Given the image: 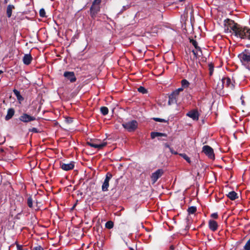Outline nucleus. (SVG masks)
Here are the masks:
<instances>
[{
	"label": "nucleus",
	"mask_w": 250,
	"mask_h": 250,
	"mask_svg": "<svg viewBox=\"0 0 250 250\" xmlns=\"http://www.w3.org/2000/svg\"><path fill=\"white\" fill-rule=\"evenodd\" d=\"M225 25H228L230 32L237 38L241 39L250 40V28L242 26L229 19L225 20Z\"/></svg>",
	"instance_id": "1"
},
{
	"label": "nucleus",
	"mask_w": 250,
	"mask_h": 250,
	"mask_svg": "<svg viewBox=\"0 0 250 250\" xmlns=\"http://www.w3.org/2000/svg\"><path fill=\"white\" fill-rule=\"evenodd\" d=\"M238 57L242 64L250 70V53L243 52L238 55Z\"/></svg>",
	"instance_id": "2"
},
{
	"label": "nucleus",
	"mask_w": 250,
	"mask_h": 250,
	"mask_svg": "<svg viewBox=\"0 0 250 250\" xmlns=\"http://www.w3.org/2000/svg\"><path fill=\"white\" fill-rule=\"evenodd\" d=\"M87 144L90 146L95 148L102 149L107 145V142L104 141L101 142L99 140H94L87 142Z\"/></svg>",
	"instance_id": "3"
},
{
	"label": "nucleus",
	"mask_w": 250,
	"mask_h": 250,
	"mask_svg": "<svg viewBox=\"0 0 250 250\" xmlns=\"http://www.w3.org/2000/svg\"><path fill=\"white\" fill-rule=\"evenodd\" d=\"M124 128L129 132L135 131L138 127V123L136 120H132L131 121L124 123L122 124Z\"/></svg>",
	"instance_id": "4"
},
{
	"label": "nucleus",
	"mask_w": 250,
	"mask_h": 250,
	"mask_svg": "<svg viewBox=\"0 0 250 250\" xmlns=\"http://www.w3.org/2000/svg\"><path fill=\"white\" fill-rule=\"evenodd\" d=\"M202 151L211 159L215 158L213 149L209 146H204L202 148Z\"/></svg>",
	"instance_id": "5"
},
{
	"label": "nucleus",
	"mask_w": 250,
	"mask_h": 250,
	"mask_svg": "<svg viewBox=\"0 0 250 250\" xmlns=\"http://www.w3.org/2000/svg\"><path fill=\"white\" fill-rule=\"evenodd\" d=\"M112 177V175L111 173L109 172L107 173L105 178L102 186V189L103 191H106L108 190V188L109 187V182Z\"/></svg>",
	"instance_id": "6"
},
{
	"label": "nucleus",
	"mask_w": 250,
	"mask_h": 250,
	"mask_svg": "<svg viewBox=\"0 0 250 250\" xmlns=\"http://www.w3.org/2000/svg\"><path fill=\"white\" fill-rule=\"evenodd\" d=\"M163 173L164 171L162 169H158L155 172L152 173L151 178L153 183H155Z\"/></svg>",
	"instance_id": "7"
},
{
	"label": "nucleus",
	"mask_w": 250,
	"mask_h": 250,
	"mask_svg": "<svg viewBox=\"0 0 250 250\" xmlns=\"http://www.w3.org/2000/svg\"><path fill=\"white\" fill-rule=\"evenodd\" d=\"M19 120L23 123H28L35 120L36 118L26 113H23L20 117Z\"/></svg>",
	"instance_id": "8"
},
{
	"label": "nucleus",
	"mask_w": 250,
	"mask_h": 250,
	"mask_svg": "<svg viewBox=\"0 0 250 250\" xmlns=\"http://www.w3.org/2000/svg\"><path fill=\"white\" fill-rule=\"evenodd\" d=\"M223 81L224 82V85L227 87L233 89L234 88V82L228 77L223 78Z\"/></svg>",
	"instance_id": "9"
},
{
	"label": "nucleus",
	"mask_w": 250,
	"mask_h": 250,
	"mask_svg": "<svg viewBox=\"0 0 250 250\" xmlns=\"http://www.w3.org/2000/svg\"><path fill=\"white\" fill-rule=\"evenodd\" d=\"M186 115L193 120L197 121L199 119V114L197 110H192L188 112Z\"/></svg>",
	"instance_id": "10"
},
{
	"label": "nucleus",
	"mask_w": 250,
	"mask_h": 250,
	"mask_svg": "<svg viewBox=\"0 0 250 250\" xmlns=\"http://www.w3.org/2000/svg\"><path fill=\"white\" fill-rule=\"evenodd\" d=\"M63 76L69 80L71 83L75 82L76 81V78L73 72L65 71L63 74Z\"/></svg>",
	"instance_id": "11"
},
{
	"label": "nucleus",
	"mask_w": 250,
	"mask_h": 250,
	"mask_svg": "<svg viewBox=\"0 0 250 250\" xmlns=\"http://www.w3.org/2000/svg\"><path fill=\"white\" fill-rule=\"evenodd\" d=\"M60 166L63 170L68 171L72 169L74 167V163L71 162L68 164L61 163Z\"/></svg>",
	"instance_id": "12"
},
{
	"label": "nucleus",
	"mask_w": 250,
	"mask_h": 250,
	"mask_svg": "<svg viewBox=\"0 0 250 250\" xmlns=\"http://www.w3.org/2000/svg\"><path fill=\"white\" fill-rule=\"evenodd\" d=\"M217 83L216 85H214L215 87L216 90L217 92H221V90L224 87V82L223 81V79H219L217 81V82L215 81V84Z\"/></svg>",
	"instance_id": "13"
},
{
	"label": "nucleus",
	"mask_w": 250,
	"mask_h": 250,
	"mask_svg": "<svg viewBox=\"0 0 250 250\" xmlns=\"http://www.w3.org/2000/svg\"><path fill=\"white\" fill-rule=\"evenodd\" d=\"M100 5H92L90 7V15L92 18H94L96 14L100 11Z\"/></svg>",
	"instance_id": "14"
},
{
	"label": "nucleus",
	"mask_w": 250,
	"mask_h": 250,
	"mask_svg": "<svg viewBox=\"0 0 250 250\" xmlns=\"http://www.w3.org/2000/svg\"><path fill=\"white\" fill-rule=\"evenodd\" d=\"M178 97V95H177V92L173 91L169 96L168 104H171L176 103L177 102V99Z\"/></svg>",
	"instance_id": "15"
},
{
	"label": "nucleus",
	"mask_w": 250,
	"mask_h": 250,
	"mask_svg": "<svg viewBox=\"0 0 250 250\" xmlns=\"http://www.w3.org/2000/svg\"><path fill=\"white\" fill-rule=\"evenodd\" d=\"M208 227L211 230L215 231L217 229L218 225L217 223L215 221L213 220H210L208 221Z\"/></svg>",
	"instance_id": "16"
},
{
	"label": "nucleus",
	"mask_w": 250,
	"mask_h": 250,
	"mask_svg": "<svg viewBox=\"0 0 250 250\" xmlns=\"http://www.w3.org/2000/svg\"><path fill=\"white\" fill-rule=\"evenodd\" d=\"M32 60V57L30 54H26L23 57V62L25 65H29L30 64Z\"/></svg>",
	"instance_id": "17"
},
{
	"label": "nucleus",
	"mask_w": 250,
	"mask_h": 250,
	"mask_svg": "<svg viewBox=\"0 0 250 250\" xmlns=\"http://www.w3.org/2000/svg\"><path fill=\"white\" fill-rule=\"evenodd\" d=\"M192 52L193 53V54L194 55V57L196 58L200 57L202 55V50L200 47L192 50Z\"/></svg>",
	"instance_id": "18"
},
{
	"label": "nucleus",
	"mask_w": 250,
	"mask_h": 250,
	"mask_svg": "<svg viewBox=\"0 0 250 250\" xmlns=\"http://www.w3.org/2000/svg\"><path fill=\"white\" fill-rule=\"evenodd\" d=\"M15 113V110L13 108L8 109L7 115L5 116V120L8 121L12 118Z\"/></svg>",
	"instance_id": "19"
},
{
	"label": "nucleus",
	"mask_w": 250,
	"mask_h": 250,
	"mask_svg": "<svg viewBox=\"0 0 250 250\" xmlns=\"http://www.w3.org/2000/svg\"><path fill=\"white\" fill-rule=\"evenodd\" d=\"M227 196L231 200H234L238 198L237 194L234 191L229 192Z\"/></svg>",
	"instance_id": "20"
},
{
	"label": "nucleus",
	"mask_w": 250,
	"mask_h": 250,
	"mask_svg": "<svg viewBox=\"0 0 250 250\" xmlns=\"http://www.w3.org/2000/svg\"><path fill=\"white\" fill-rule=\"evenodd\" d=\"M159 136H167V134L165 133H162L160 132H152L151 133V137L152 139H154L157 137Z\"/></svg>",
	"instance_id": "21"
},
{
	"label": "nucleus",
	"mask_w": 250,
	"mask_h": 250,
	"mask_svg": "<svg viewBox=\"0 0 250 250\" xmlns=\"http://www.w3.org/2000/svg\"><path fill=\"white\" fill-rule=\"evenodd\" d=\"M13 92L15 95L16 96L17 99L19 101H22L23 100V98L21 95L20 92L17 89H14Z\"/></svg>",
	"instance_id": "22"
},
{
	"label": "nucleus",
	"mask_w": 250,
	"mask_h": 250,
	"mask_svg": "<svg viewBox=\"0 0 250 250\" xmlns=\"http://www.w3.org/2000/svg\"><path fill=\"white\" fill-rule=\"evenodd\" d=\"M13 7V6L10 5L7 6L6 13L8 17L9 18L11 16Z\"/></svg>",
	"instance_id": "23"
},
{
	"label": "nucleus",
	"mask_w": 250,
	"mask_h": 250,
	"mask_svg": "<svg viewBox=\"0 0 250 250\" xmlns=\"http://www.w3.org/2000/svg\"><path fill=\"white\" fill-rule=\"evenodd\" d=\"M182 87L184 88H186L188 87L189 83L186 79H184L181 82Z\"/></svg>",
	"instance_id": "24"
},
{
	"label": "nucleus",
	"mask_w": 250,
	"mask_h": 250,
	"mask_svg": "<svg viewBox=\"0 0 250 250\" xmlns=\"http://www.w3.org/2000/svg\"><path fill=\"white\" fill-rule=\"evenodd\" d=\"M101 112L103 115H106L108 113V109L105 106H102L100 109Z\"/></svg>",
	"instance_id": "25"
},
{
	"label": "nucleus",
	"mask_w": 250,
	"mask_h": 250,
	"mask_svg": "<svg viewBox=\"0 0 250 250\" xmlns=\"http://www.w3.org/2000/svg\"><path fill=\"white\" fill-rule=\"evenodd\" d=\"M197 210V208L196 207L191 206L188 208V211L189 214H193Z\"/></svg>",
	"instance_id": "26"
},
{
	"label": "nucleus",
	"mask_w": 250,
	"mask_h": 250,
	"mask_svg": "<svg viewBox=\"0 0 250 250\" xmlns=\"http://www.w3.org/2000/svg\"><path fill=\"white\" fill-rule=\"evenodd\" d=\"M105 228L108 229H111L113 228L114 226V223L111 221H107L105 225Z\"/></svg>",
	"instance_id": "27"
},
{
	"label": "nucleus",
	"mask_w": 250,
	"mask_h": 250,
	"mask_svg": "<svg viewBox=\"0 0 250 250\" xmlns=\"http://www.w3.org/2000/svg\"><path fill=\"white\" fill-rule=\"evenodd\" d=\"M179 155H180L181 157H182L185 160L187 161V162L188 163H190V159L189 157H188L186 154L185 153H180L179 154Z\"/></svg>",
	"instance_id": "28"
},
{
	"label": "nucleus",
	"mask_w": 250,
	"mask_h": 250,
	"mask_svg": "<svg viewBox=\"0 0 250 250\" xmlns=\"http://www.w3.org/2000/svg\"><path fill=\"white\" fill-rule=\"evenodd\" d=\"M27 204L28 206L30 208H33V200H32V198H31V197H29L27 198Z\"/></svg>",
	"instance_id": "29"
},
{
	"label": "nucleus",
	"mask_w": 250,
	"mask_h": 250,
	"mask_svg": "<svg viewBox=\"0 0 250 250\" xmlns=\"http://www.w3.org/2000/svg\"><path fill=\"white\" fill-rule=\"evenodd\" d=\"M153 120L156 122H163V123H167L168 120H166L164 119L159 118H153Z\"/></svg>",
	"instance_id": "30"
},
{
	"label": "nucleus",
	"mask_w": 250,
	"mask_h": 250,
	"mask_svg": "<svg viewBox=\"0 0 250 250\" xmlns=\"http://www.w3.org/2000/svg\"><path fill=\"white\" fill-rule=\"evenodd\" d=\"M138 91L140 92V93H142L143 94H145L147 92V90L146 89L143 87V86H140L138 88Z\"/></svg>",
	"instance_id": "31"
},
{
	"label": "nucleus",
	"mask_w": 250,
	"mask_h": 250,
	"mask_svg": "<svg viewBox=\"0 0 250 250\" xmlns=\"http://www.w3.org/2000/svg\"><path fill=\"white\" fill-rule=\"evenodd\" d=\"M39 14L41 17L43 18L46 17L45 11L43 8H42L40 9Z\"/></svg>",
	"instance_id": "32"
},
{
	"label": "nucleus",
	"mask_w": 250,
	"mask_h": 250,
	"mask_svg": "<svg viewBox=\"0 0 250 250\" xmlns=\"http://www.w3.org/2000/svg\"><path fill=\"white\" fill-rule=\"evenodd\" d=\"M244 249L245 250H250V239L247 241L244 246Z\"/></svg>",
	"instance_id": "33"
},
{
	"label": "nucleus",
	"mask_w": 250,
	"mask_h": 250,
	"mask_svg": "<svg viewBox=\"0 0 250 250\" xmlns=\"http://www.w3.org/2000/svg\"><path fill=\"white\" fill-rule=\"evenodd\" d=\"M190 42L194 46L195 49L199 47L198 46V43L195 40H191Z\"/></svg>",
	"instance_id": "34"
},
{
	"label": "nucleus",
	"mask_w": 250,
	"mask_h": 250,
	"mask_svg": "<svg viewBox=\"0 0 250 250\" xmlns=\"http://www.w3.org/2000/svg\"><path fill=\"white\" fill-rule=\"evenodd\" d=\"M101 2V0H94L92 3V5H100V4Z\"/></svg>",
	"instance_id": "35"
},
{
	"label": "nucleus",
	"mask_w": 250,
	"mask_h": 250,
	"mask_svg": "<svg viewBox=\"0 0 250 250\" xmlns=\"http://www.w3.org/2000/svg\"><path fill=\"white\" fill-rule=\"evenodd\" d=\"M209 69L210 75H212L213 72V67L212 65L210 64L209 65Z\"/></svg>",
	"instance_id": "36"
},
{
	"label": "nucleus",
	"mask_w": 250,
	"mask_h": 250,
	"mask_svg": "<svg viewBox=\"0 0 250 250\" xmlns=\"http://www.w3.org/2000/svg\"><path fill=\"white\" fill-rule=\"evenodd\" d=\"M32 250H44L43 249L41 246H38L34 247Z\"/></svg>",
	"instance_id": "37"
},
{
	"label": "nucleus",
	"mask_w": 250,
	"mask_h": 250,
	"mask_svg": "<svg viewBox=\"0 0 250 250\" xmlns=\"http://www.w3.org/2000/svg\"><path fill=\"white\" fill-rule=\"evenodd\" d=\"M30 131L32 132H34V133H38L39 132V130H38V129L35 127H33V128H31V129H30Z\"/></svg>",
	"instance_id": "38"
},
{
	"label": "nucleus",
	"mask_w": 250,
	"mask_h": 250,
	"mask_svg": "<svg viewBox=\"0 0 250 250\" xmlns=\"http://www.w3.org/2000/svg\"><path fill=\"white\" fill-rule=\"evenodd\" d=\"M184 88L182 87L181 88H179L178 89L174 91V92H177V95H179V92L183 90Z\"/></svg>",
	"instance_id": "39"
},
{
	"label": "nucleus",
	"mask_w": 250,
	"mask_h": 250,
	"mask_svg": "<svg viewBox=\"0 0 250 250\" xmlns=\"http://www.w3.org/2000/svg\"><path fill=\"white\" fill-rule=\"evenodd\" d=\"M211 216L215 219H217L218 218V214L217 213H213L211 215Z\"/></svg>",
	"instance_id": "40"
},
{
	"label": "nucleus",
	"mask_w": 250,
	"mask_h": 250,
	"mask_svg": "<svg viewBox=\"0 0 250 250\" xmlns=\"http://www.w3.org/2000/svg\"><path fill=\"white\" fill-rule=\"evenodd\" d=\"M17 248L18 250H23L22 246L19 244H17Z\"/></svg>",
	"instance_id": "41"
},
{
	"label": "nucleus",
	"mask_w": 250,
	"mask_h": 250,
	"mask_svg": "<svg viewBox=\"0 0 250 250\" xmlns=\"http://www.w3.org/2000/svg\"><path fill=\"white\" fill-rule=\"evenodd\" d=\"M129 6L128 5H126V6H124L122 8V9L121 11V12H123L126 9H127V8H128Z\"/></svg>",
	"instance_id": "42"
},
{
	"label": "nucleus",
	"mask_w": 250,
	"mask_h": 250,
	"mask_svg": "<svg viewBox=\"0 0 250 250\" xmlns=\"http://www.w3.org/2000/svg\"><path fill=\"white\" fill-rule=\"evenodd\" d=\"M170 151L171 153L174 154H177L178 153L175 151L173 150V149L172 148H169Z\"/></svg>",
	"instance_id": "43"
},
{
	"label": "nucleus",
	"mask_w": 250,
	"mask_h": 250,
	"mask_svg": "<svg viewBox=\"0 0 250 250\" xmlns=\"http://www.w3.org/2000/svg\"><path fill=\"white\" fill-rule=\"evenodd\" d=\"M165 147H167V148H168L169 149V148H171V147L169 146L167 144H166L165 145Z\"/></svg>",
	"instance_id": "44"
},
{
	"label": "nucleus",
	"mask_w": 250,
	"mask_h": 250,
	"mask_svg": "<svg viewBox=\"0 0 250 250\" xmlns=\"http://www.w3.org/2000/svg\"><path fill=\"white\" fill-rule=\"evenodd\" d=\"M3 73V71L2 70H0V75Z\"/></svg>",
	"instance_id": "45"
},
{
	"label": "nucleus",
	"mask_w": 250,
	"mask_h": 250,
	"mask_svg": "<svg viewBox=\"0 0 250 250\" xmlns=\"http://www.w3.org/2000/svg\"><path fill=\"white\" fill-rule=\"evenodd\" d=\"M130 250H134L133 248H130Z\"/></svg>",
	"instance_id": "46"
},
{
	"label": "nucleus",
	"mask_w": 250,
	"mask_h": 250,
	"mask_svg": "<svg viewBox=\"0 0 250 250\" xmlns=\"http://www.w3.org/2000/svg\"><path fill=\"white\" fill-rule=\"evenodd\" d=\"M145 1H146L147 0H143Z\"/></svg>",
	"instance_id": "47"
}]
</instances>
